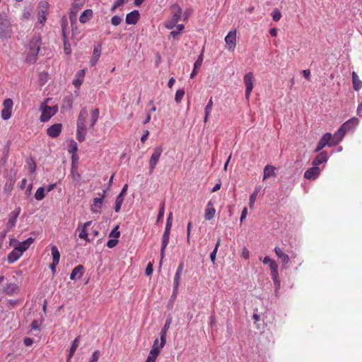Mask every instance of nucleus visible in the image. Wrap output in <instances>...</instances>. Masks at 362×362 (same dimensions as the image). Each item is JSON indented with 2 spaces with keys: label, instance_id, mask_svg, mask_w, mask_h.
I'll return each instance as SVG.
<instances>
[{
  "label": "nucleus",
  "instance_id": "nucleus-1",
  "mask_svg": "<svg viewBox=\"0 0 362 362\" xmlns=\"http://www.w3.org/2000/svg\"><path fill=\"white\" fill-rule=\"evenodd\" d=\"M41 45L42 39L39 35L34 36L30 40L26 49V62L34 64L36 62Z\"/></svg>",
  "mask_w": 362,
  "mask_h": 362
},
{
  "label": "nucleus",
  "instance_id": "nucleus-2",
  "mask_svg": "<svg viewBox=\"0 0 362 362\" xmlns=\"http://www.w3.org/2000/svg\"><path fill=\"white\" fill-rule=\"evenodd\" d=\"M88 117V110L86 107H83L81 110L78 119H77V130H76V138L79 142H82L85 140L86 135V120Z\"/></svg>",
  "mask_w": 362,
  "mask_h": 362
},
{
  "label": "nucleus",
  "instance_id": "nucleus-3",
  "mask_svg": "<svg viewBox=\"0 0 362 362\" xmlns=\"http://www.w3.org/2000/svg\"><path fill=\"white\" fill-rule=\"evenodd\" d=\"M171 11V16L165 22V27L171 30L175 26H176L177 23L181 18L182 10L181 7L177 4H174L170 8Z\"/></svg>",
  "mask_w": 362,
  "mask_h": 362
},
{
  "label": "nucleus",
  "instance_id": "nucleus-4",
  "mask_svg": "<svg viewBox=\"0 0 362 362\" xmlns=\"http://www.w3.org/2000/svg\"><path fill=\"white\" fill-rule=\"evenodd\" d=\"M12 26L7 15L0 13V38H11Z\"/></svg>",
  "mask_w": 362,
  "mask_h": 362
},
{
  "label": "nucleus",
  "instance_id": "nucleus-5",
  "mask_svg": "<svg viewBox=\"0 0 362 362\" xmlns=\"http://www.w3.org/2000/svg\"><path fill=\"white\" fill-rule=\"evenodd\" d=\"M49 100L47 99L45 103H42L40 106V110L42 112L40 120L42 122L49 121L58 112L57 105L49 106L47 105Z\"/></svg>",
  "mask_w": 362,
  "mask_h": 362
},
{
  "label": "nucleus",
  "instance_id": "nucleus-6",
  "mask_svg": "<svg viewBox=\"0 0 362 362\" xmlns=\"http://www.w3.org/2000/svg\"><path fill=\"white\" fill-rule=\"evenodd\" d=\"M340 139L338 138H334V135H332L330 133L325 134L320 141L317 144V148H315V152L320 151L325 146H333L338 144L340 142Z\"/></svg>",
  "mask_w": 362,
  "mask_h": 362
},
{
  "label": "nucleus",
  "instance_id": "nucleus-7",
  "mask_svg": "<svg viewBox=\"0 0 362 362\" xmlns=\"http://www.w3.org/2000/svg\"><path fill=\"white\" fill-rule=\"evenodd\" d=\"M358 122V119L355 117L347 120L339 127L337 132L334 133V138L338 136L340 141H341L346 132L357 126Z\"/></svg>",
  "mask_w": 362,
  "mask_h": 362
},
{
  "label": "nucleus",
  "instance_id": "nucleus-8",
  "mask_svg": "<svg viewBox=\"0 0 362 362\" xmlns=\"http://www.w3.org/2000/svg\"><path fill=\"white\" fill-rule=\"evenodd\" d=\"M163 152L162 146H157L153 148V153L149 160V171L152 173L160 159V157Z\"/></svg>",
  "mask_w": 362,
  "mask_h": 362
},
{
  "label": "nucleus",
  "instance_id": "nucleus-9",
  "mask_svg": "<svg viewBox=\"0 0 362 362\" xmlns=\"http://www.w3.org/2000/svg\"><path fill=\"white\" fill-rule=\"evenodd\" d=\"M244 83L245 86V98L248 100L253 89L254 75L252 72H247L244 76Z\"/></svg>",
  "mask_w": 362,
  "mask_h": 362
},
{
  "label": "nucleus",
  "instance_id": "nucleus-10",
  "mask_svg": "<svg viewBox=\"0 0 362 362\" xmlns=\"http://www.w3.org/2000/svg\"><path fill=\"white\" fill-rule=\"evenodd\" d=\"M13 106V102L11 98H7L3 102L1 116L4 120H7L11 117Z\"/></svg>",
  "mask_w": 362,
  "mask_h": 362
},
{
  "label": "nucleus",
  "instance_id": "nucleus-11",
  "mask_svg": "<svg viewBox=\"0 0 362 362\" xmlns=\"http://www.w3.org/2000/svg\"><path fill=\"white\" fill-rule=\"evenodd\" d=\"M21 208L20 206L16 207L8 214V220L6 223V230L8 231L12 230L15 227L17 221V218L21 214Z\"/></svg>",
  "mask_w": 362,
  "mask_h": 362
},
{
  "label": "nucleus",
  "instance_id": "nucleus-12",
  "mask_svg": "<svg viewBox=\"0 0 362 362\" xmlns=\"http://www.w3.org/2000/svg\"><path fill=\"white\" fill-rule=\"evenodd\" d=\"M228 50L233 51L236 47V30H230L225 37Z\"/></svg>",
  "mask_w": 362,
  "mask_h": 362
},
{
  "label": "nucleus",
  "instance_id": "nucleus-13",
  "mask_svg": "<svg viewBox=\"0 0 362 362\" xmlns=\"http://www.w3.org/2000/svg\"><path fill=\"white\" fill-rule=\"evenodd\" d=\"M105 196V191H103V193L101 197H96L93 199V204L90 206V211L93 214H100L103 204V199Z\"/></svg>",
  "mask_w": 362,
  "mask_h": 362
},
{
  "label": "nucleus",
  "instance_id": "nucleus-14",
  "mask_svg": "<svg viewBox=\"0 0 362 362\" xmlns=\"http://www.w3.org/2000/svg\"><path fill=\"white\" fill-rule=\"evenodd\" d=\"M183 268H184V263L181 262L179 264V266L177 269L176 273L175 274V276H174V280H173V286H174L173 293L174 294H176L177 292V290H178V288H179V286L180 284V279H181L182 271H183Z\"/></svg>",
  "mask_w": 362,
  "mask_h": 362
},
{
  "label": "nucleus",
  "instance_id": "nucleus-15",
  "mask_svg": "<svg viewBox=\"0 0 362 362\" xmlns=\"http://www.w3.org/2000/svg\"><path fill=\"white\" fill-rule=\"evenodd\" d=\"M320 172L321 170L319 167L313 165L312 168L305 170L304 173V177L310 180H315L320 175Z\"/></svg>",
  "mask_w": 362,
  "mask_h": 362
},
{
  "label": "nucleus",
  "instance_id": "nucleus-16",
  "mask_svg": "<svg viewBox=\"0 0 362 362\" xmlns=\"http://www.w3.org/2000/svg\"><path fill=\"white\" fill-rule=\"evenodd\" d=\"M48 4L46 1H41L40 3V10L38 11V22L40 24H44L46 21L47 8Z\"/></svg>",
  "mask_w": 362,
  "mask_h": 362
},
{
  "label": "nucleus",
  "instance_id": "nucleus-17",
  "mask_svg": "<svg viewBox=\"0 0 362 362\" xmlns=\"http://www.w3.org/2000/svg\"><path fill=\"white\" fill-rule=\"evenodd\" d=\"M15 242L18 243V245L15 246L14 248L17 249L18 251L23 255V253L28 249L30 245L34 242L33 238H29L23 242L18 243L16 240Z\"/></svg>",
  "mask_w": 362,
  "mask_h": 362
},
{
  "label": "nucleus",
  "instance_id": "nucleus-18",
  "mask_svg": "<svg viewBox=\"0 0 362 362\" xmlns=\"http://www.w3.org/2000/svg\"><path fill=\"white\" fill-rule=\"evenodd\" d=\"M62 124L60 123L54 124L47 129V134L52 138L57 137L62 132Z\"/></svg>",
  "mask_w": 362,
  "mask_h": 362
},
{
  "label": "nucleus",
  "instance_id": "nucleus-19",
  "mask_svg": "<svg viewBox=\"0 0 362 362\" xmlns=\"http://www.w3.org/2000/svg\"><path fill=\"white\" fill-rule=\"evenodd\" d=\"M172 319L168 318L166 320L164 327L160 331V346L163 347L166 343V334L168 330L170 325L171 324Z\"/></svg>",
  "mask_w": 362,
  "mask_h": 362
},
{
  "label": "nucleus",
  "instance_id": "nucleus-20",
  "mask_svg": "<svg viewBox=\"0 0 362 362\" xmlns=\"http://www.w3.org/2000/svg\"><path fill=\"white\" fill-rule=\"evenodd\" d=\"M139 18V13L138 11L134 10L129 13L127 16L125 21L129 25H135Z\"/></svg>",
  "mask_w": 362,
  "mask_h": 362
},
{
  "label": "nucleus",
  "instance_id": "nucleus-21",
  "mask_svg": "<svg viewBox=\"0 0 362 362\" xmlns=\"http://www.w3.org/2000/svg\"><path fill=\"white\" fill-rule=\"evenodd\" d=\"M327 153L326 151H322L313 160L312 165L318 167L319 165L326 163L327 161Z\"/></svg>",
  "mask_w": 362,
  "mask_h": 362
},
{
  "label": "nucleus",
  "instance_id": "nucleus-22",
  "mask_svg": "<svg viewBox=\"0 0 362 362\" xmlns=\"http://www.w3.org/2000/svg\"><path fill=\"white\" fill-rule=\"evenodd\" d=\"M85 77V70L81 69L77 71L75 76V79L73 81V84L76 88H79L83 82Z\"/></svg>",
  "mask_w": 362,
  "mask_h": 362
},
{
  "label": "nucleus",
  "instance_id": "nucleus-23",
  "mask_svg": "<svg viewBox=\"0 0 362 362\" xmlns=\"http://www.w3.org/2000/svg\"><path fill=\"white\" fill-rule=\"evenodd\" d=\"M203 53H202L197 58V59L196 60V62H194V69H193V71L190 75V78H194L197 74H198V71L199 69H200L202 64V62H203Z\"/></svg>",
  "mask_w": 362,
  "mask_h": 362
},
{
  "label": "nucleus",
  "instance_id": "nucleus-24",
  "mask_svg": "<svg viewBox=\"0 0 362 362\" xmlns=\"http://www.w3.org/2000/svg\"><path fill=\"white\" fill-rule=\"evenodd\" d=\"M18 290V286L14 283L7 284L3 287V291L7 295H13L16 293Z\"/></svg>",
  "mask_w": 362,
  "mask_h": 362
},
{
  "label": "nucleus",
  "instance_id": "nucleus-25",
  "mask_svg": "<svg viewBox=\"0 0 362 362\" xmlns=\"http://www.w3.org/2000/svg\"><path fill=\"white\" fill-rule=\"evenodd\" d=\"M84 272V267L82 265L76 266L73 270L70 275V279L74 280L76 278L81 279Z\"/></svg>",
  "mask_w": 362,
  "mask_h": 362
},
{
  "label": "nucleus",
  "instance_id": "nucleus-26",
  "mask_svg": "<svg viewBox=\"0 0 362 362\" xmlns=\"http://www.w3.org/2000/svg\"><path fill=\"white\" fill-rule=\"evenodd\" d=\"M215 213H216V210L213 207V204L211 202H209L207 204V206L205 209L204 216H205L206 220H208V221L211 220L214 217Z\"/></svg>",
  "mask_w": 362,
  "mask_h": 362
},
{
  "label": "nucleus",
  "instance_id": "nucleus-27",
  "mask_svg": "<svg viewBox=\"0 0 362 362\" xmlns=\"http://www.w3.org/2000/svg\"><path fill=\"white\" fill-rule=\"evenodd\" d=\"M274 252L276 256L284 262V264H287L289 262L290 259L288 255L284 252L280 247H275Z\"/></svg>",
  "mask_w": 362,
  "mask_h": 362
},
{
  "label": "nucleus",
  "instance_id": "nucleus-28",
  "mask_svg": "<svg viewBox=\"0 0 362 362\" xmlns=\"http://www.w3.org/2000/svg\"><path fill=\"white\" fill-rule=\"evenodd\" d=\"M352 82L355 90H359L362 88V81L355 71L352 72Z\"/></svg>",
  "mask_w": 362,
  "mask_h": 362
},
{
  "label": "nucleus",
  "instance_id": "nucleus-29",
  "mask_svg": "<svg viewBox=\"0 0 362 362\" xmlns=\"http://www.w3.org/2000/svg\"><path fill=\"white\" fill-rule=\"evenodd\" d=\"M93 17V11L91 9L85 10L79 17V21L81 23H85L90 20Z\"/></svg>",
  "mask_w": 362,
  "mask_h": 362
},
{
  "label": "nucleus",
  "instance_id": "nucleus-30",
  "mask_svg": "<svg viewBox=\"0 0 362 362\" xmlns=\"http://www.w3.org/2000/svg\"><path fill=\"white\" fill-rule=\"evenodd\" d=\"M22 254L20 253L17 249L14 248L8 255V262L9 263H13L17 261L21 257Z\"/></svg>",
  "mask_w": 362,
  "mask_h": 362
},
{
  "label": "nucleus",
  "instance_id": "nucleus-31",
  "mask_svg": "<svg viewBox=\"0 0 362 362\" xmlns=\"http://www.w3.org/2000/svg\"><path fill=\"white\" fill-rule=\"evenodd\" d=\"M275 168L272 165H267L264 168L263 180H266L271 176H275Z\"/></svg>",
  "mask_w": 362,
  "mask_h": 362
},
{
  "label": "nucleus",
  "instance_id": "nucleus-32",
  "mask_svg": "<svg viewBox=\"0 0 362 362\" xmlns=\"http://www.w3.org/2000/svg\"><path fill=\"white\" fill-rule=\"evenodd\" d=\"M91 223H92L91 221H87V222H86V223L83 224V227L81 228V231H80V233H79V234H78V237H79L81 239H83V240H86V241H88V240H88V232H87V230H86V228H87L88 226H89L91 224Z\"/></svg>",
  "mask_w": 362,
  "mask_h": 362
},
{
  "label": "nucleus",
  "instance_id": "nucleus-33",
  "mask_svg": "<svg viewBox=\"0 0 362 362\" xmlns=\"http://www.w3.org/2000/svg\"><path fill=\"white\" fill-rule=\"evenodd\" d=\"M213 100H212V98H211L207 103V105H206L205 107V109H204V122H207L208 121V119H209V115L212 110V107H213Z\"/></svg>",
  "mask_w": 362,
  "mask_h": 362
},
{
  "label": "nucleus",
  "instance_id": "nucleus-34",
  "mask_svg": "<svg viewBox=\"0 0 362 362\" xmlns=\"http://www.w3.org/2000/svg\"><path fill=\"white\" fill-rule=\"evenodd\" d=\"M158 339H156L153 341L152 349L150 351V353H149L150 355L157 357L158 355L160 354V349L163 347L160 346V344L159 346H158Z\"/></svg>",
  "mask_w": 362,
  "mask_h": 362
},
{
  "label": "nucleus",
  "instance_id": "nucleus-35",
  "mask_svg": "<svg viewBox=\"0 0 362 362\" xmlns=\"http://www.w3.org/2000/svg\"><path fill=\"white\" fill-rule=\"evenodd\" d=\"M78 342H79V337H76L71 346V348H70V350H69V356H68V358H67V362L70 361V359L73 357L78 346Z\"/></svg>",
  "mask_w": 362,
  "mask_h": 362
},
{
  "label": "nucleus",
  "instance_id": "nucleus-36",
  "mask_svg": "<svg viewBox=\"0 0 362 362\" xmlns=\"http://www.w3.org/2000/svg\"><path fill=\"white\" fill-rule=\"evenodd\" d=\"M51 252L52 255V262H54V264H59L60 259V253L57 246L53 245L52 247Z\"/></svg>",
  "mask_w": 362,
  "mask_h": 362
},
{
  "label": "nucleus",
  "instance_id": "nucleus-37",
  "mask_svg": "<svg viewBox=\"0 0 362 362\" xmlns=\"http://www.w3.org/2000/svg\"><path fill=\"white\" fill-rule=\"evenodd\" d=\"M99 109L98 108H95L94 110H93L90 112V115H91V118H90V127H93L95 126V124H96L98 119V117H99Z\"/></svg>",
  "mask_w": 362,
  "mask_h": 362
},
{
  "label": "nucleus",
  "instance_id": "nucleus-38",
  "mask_svg": "<svg viewBox=\"0 0 362 362\" xmlns=\"http://www.w3.org/2000/svg\"><path fill=\"white\" fill-rule=\"evenodd\" d=\"M100 56V50L98 48L95 47L93 49V56L90 59L91 66H94L97 63Z\"/></svg>",
  "mask_w": 362,
  "mask_h": 362
},
{
  "label": "nucleus",
  "instance_id": "nucleus-39",
  "mask_svg": "<svg viewBox=\"0 0 362 362\" xmlns=\"http://www.w3.org/2000/svg\"><path fill=\"white\" fill-rule=\"evenodd\" d=\"M124 199V197H122V195H117L115 203V210L116 212H119L120 211Z\"/></svg>",
  "mask_w": 362,
  "mask_h": 362
},
{
  "label": "nucleus",
  "instance_id": "nucleus-40",
  "mask_svg": "<svg viewBox=\"0 0 362 362\" xmlns=\"http://www.w3.org/2000/svg\"><path fill=\"white\" fill-rule=\"evenodd\" d=\"M78 151V146L76 141H71L69 146V152L72 154V158H74L76 153Z\"/></svg>",
  "mask_w": 362,
  "mask_h": 362
},
{
  "label": "nucleus",
  "instance_id": "nucleus-41",
  "mask_svg": "<svg viewBox=\"0 0 362 362\" xmlns=\"http://www.w3.org/2000/svg\"><path fill=\"white\" fill-rule=\"evenodd\" d=\"M62 33H63V35H64V52L66 54H70L71 52V46H70V44L66 42V40H65L66 38V35H65V30H64V28L63 27L62 28Z\"/></svg>",
  "mask_w": 362,
  "mask_h": 362
},
{
  "label": "nucleus",
  "instance_id": "nucleus-42",
  "mask_svg": "<svg viewBox=\"0 0 362 362\" xmlns=\"http://www.w3.org/2000/svg\"><path fill=\"white\" fill-rule=\"evenodd\" d=\"M45 197V189L42 187H39L35 194V198L37 200H42L44 199Z\"/></svg>",
  "mask_w": 362,
  "mask_h": 362
},
{
  "label": "nucleus",
  "instance_id": "nucleus-43",
  "mask_svg": "<svg viewBox=\"0 0 362 362\" xmlns=\"http://www.w3.org/2000/svg\"><path fill=\"white\" fill-rule=\"evenodd\" d=\"M185 90L180 89L176 91L175 100L177 103H180L185 95Z\"/></svg>",
  "mask_w": 362,
  "mask_h": 362
},
{
  "label": "nucleus",
  "instance_id": "nucleus-44",
  "mask_svg": "<svg viewBox=\"0 0 362 362\" xmlns=\"http://www.w3.org/2000/svg\"><path fill=\"white\" fill-rule=\"evenodd\" d=\"M176 28V30H173L170 32V35L173 38H175L184 30L185 26L183 24H179L177 25Z\"/></svg>",
  "mask_w": 362,
  "mask_h": 362
},
{
  "label": "nucleus",
  "instance_id": "nucleus-45",
  "mask_svg": "<svg viewBox=\"0 0 362 362\" xmlns=\"http://www.w3.org/2000/svg\"><path fill=\"white\" fill-rule=\"evenodd\" d=\"M169 238H170V233H165L163 235L162 237V245L163 250H165L168 243H169Z\"/></svg>",
  "mask_w": 362,
  "mask_h": 362
},
{
  "label": "nucleus",
  "instance_id": "nucleus-46",
  "mask_svg": "<svg viewBox=\"0 0 362 362\" xmlns=\"http://www.w3.org/2000/svg\"><path fill=\"white\" fill-rule=\"evenodd\" d=\"M269 267L270 270H271V274H274V273L279 272H278V264H276V262L274 260H273L269 264Z\"/></svg>",
  "mask_w": 362,
  "mask_h": 362
},
{
  "label": "nucleus",
  "instance_id": "nucleus-47",
  "mask_svg": "<svg viewBox=\"0 0 362 362\" xmlns=\"http://www.w3.org/2000/svg\"><path fill=\"white\" fill-rule=\"evenodd\" d=\"M119 226H116L114 229L111 231L110 234V237H112L113 238H118L120 235V232L118 230Z\"/></svg>",
  "mask_w": 362,
  "mask_h": 362
},
{
  "label": "nucleus",
  "instance_id": "nucleus-48",
  "mask_svg": "<svg viewBox=\"0 0 362 362\" xmlns=\"http://www.w3.org/2000/svg\"><path fill=\"white\" fill-rule=\"evenodd\" d=\"M192 221H189L187 223V243L189 245L190 244V237H191V228H192Z\"/></svg>",
  "mask_w": 362,
  "mask_h": 362
},
{
  "label": "nucleus",
  "instance_id": "nucleus-49",
  "mask_svg": "<svg viewBox=\"0 0 362 362\" xmlns=\"http://www.w3.org/2000/svg\"><path fill=\"white\" fill-rule=\"evenodd\" d=\"M122 22V18L118 16H114L111 18V23L115 25H119Z\"/></svg>",
  "mask_w": 362,
  "mask_h": 362
},
{
  "label": "nucleus",
  "instance_id": "nucleus-50",
  "mask_svg": "<svg viewBox=\"0 0 362 362\" xmlns=\"http://www.w3.org/2000/svg\"><path fill=\"white\" fill-rule=\"evenodd\" d=\"M272 18L274 21H279L281 18V13L279 11L276 10L272 12Z\"/></svg>",
  "mask_w": 362,
  "mask_h": 362
},
{
  "label": "nucleus",
  "instance_id": "nucleus-51",
  "mask_svg": "<svg viewBox=\"0 0 362 362\" xmlns=\"http://www.w3.org/2000/svg\"><path fill=\"white\" fill-rule=\"evenodd\" d=\"M124 4V0H115L113 6L111 8L112 11H114L117 8L122 6Z\"/></svg>",
  "mask_w": 362,
  "mask_h": 362
},
{
  "label": "nucleus",
  "instance_id": "nucleus-52",
  "mask_svg": "<svg viewBox=\"0 0 362 362\" xmlns=\"http://www.w3.org/2000/svg\"><path fill=\"white\" fill-rule=\"evenodd\" d=\"M118 243V240L117 238H113V239H110L107 241V246L109 247V248H112L114 247L115 246H116V245Z\"/></svg>",
  "mask_w": 362,
  "mask_h": 362
},
{
  "label": "nucleus",
  "instance_id": "nucleus-53",
  "mask_svg": "<svg viewBox=\"0 0 362 362\" xmlns=\"http://www.w3.org/2000/svg\"><path fill=\"white\" fill-rule=\"evenodd\" d=\"M164 211H165V202H163L160 206L158 215V221H160L163 216H164Z\"/></svg>",
  "mask_w": 362,
  "mask_h": 362
},
{
  "label": "nucleus",
  "instance_id": "nucleus-54",
  "mask_svg": "<svg viewBox=\"0 0 362 362\" xmlns=\"http://www.w3.org/2000/svg\"><path fill=\"white\" fill-rule=\"evenodd\" d=\"M100 356V352L98 350H95L92 354V360L89 362H98Z\"/></svg>",
  "mask_w": 362,
  "mask_h": 362
},
{
  "label": "nucleus",
  "instance_id": "nucleus-55",
  "mask_svg": "<svg viewBox=\"0 0 362 362\" xmlns=\"http://www.w3.org/2000/svg\"><path fill=\"white\" fill-rule=\"evenodd\" d=\"M146 274L147 276H150L153 272V265L151 262H149L146 268Z\"/></svg>",
  "mask_w": 362,
  "mask_h": 362
},
{
  "label": "nucleus",
  "instance_id": "nucleus-56",
  "mask_svg": "<svg viewBox=\"0 0 362 362\" xmlns=\"http://www.w3.org/2000/svg\"><path fill=\"white\" fill-rule=\"evenodd\" d=\"M64 102L67 104L69 108L72 107L73 98L71 96H68L64 98Z\"/></svg>",
  "mask_w": 362,
  "mask_h": 362
},
{
  "label": "nucleus",
  "instance_id": "nucleus-57",
  "mask_svg": "<svg viewBox=\"0 0 362 362\" xmlns=\"http://www.w3.org/2000/svg\"><path fill=\"white\" fill-rule=\"evenodd\" d=\"M242 257L245 259H247L250 257V251L246 247L243 249Z\"/></svg>",
  "mask_w": 362,
  "mask_h": 362
},
{
  "label": "nucleus",
  "instance_id": "nucleus-58",
  "mask_svg": "<svg viewBox=\"0 0 362 362\" xmlns=\"http://www.w3.org/2000/svg\"><path fill=\"white\" fill-rule=\"evenodd\" d=\"M257 197V196H255V194H251L250 195V204L249 205H250V207L251 209H252L253 206H254V204H255V202L256 201Z\"/></svg>",
  "mask_w": 362,
  "mask_h": 362
},
{
  "label": "nucleus",
  "instance_id": "nucleus-59",
  "mask_svg": "<svg viewBox=\"0 0 362 362\" xmlns=\"http://www.w3.org/2000/svg\"><path fill=\"white\" fill-rule=\"evenodd\" d=\"M247 215V209L246 207H245L243 211H242V213H241V216H240V222L242 223L244 219H245L246 216Z\"/></svg>",
  "mask_w": 362,
  "mask_h": 362
},
{
  "label": "nucleus",
  "instance_id": "nucleus-60",
  "mask_svg": "<svg viewBox=\"0 0 362 362\" xmlns=\"http://www.w3.org/2000/svg\"><path fill=\"white\" fill-rule=\"evenodd\" d=\"M23 343L26 346H31L33 343V339L30 337H25L23 340Z\"/></svg>",
  "mask_w": 362,
  "mask_h": 362
},
{
  "label": "nucleus",
  "instance_id": "nucleus-61",
  "mask_svg": "<svg viewBox=\"0 0 362 362\" xmlns=\"http://www.w3.org/2000/svg\"><path fill=\"white\" fill-rule=\"evenodd\" d=\"M171 226H172V221L167 220L166 225H165V231L164 232L165 233H170V232Z\"/></svg>",
  "mask_w": 362,
  "mask_h": 362
},
{
  "label": "nucleus",
  "instance_id": "nucleus-62",
  "mask_svg": "<svg viewBox=\"0 0 362 362\" xmlns=\"http://www.w3.org/2000/svg\"><path fill=\"white\" fill-rule=\"evenodd\" d=\"M217 251L218 250L216 249H214L210 255V258L213 263H214L216 261Z\"/></svg>",
  "mask_w": 362,
  "mask_h": 362
},
{
  "label": "nucleus",
  "instance_id": "nucleus-63",
  "mask_svg": "<svg viewBox=\"0 0 362 362\" xmlns=\"http://www.w3.org/2000/svg\"><path fill=\"white\" fill-rule=\"evenodd\" d=\"M156 356L148 355L145 362H156Z\"/></svg>",
  "mask_w": 362,
  "mask_h": 362
},
{
  "label": "nucleus",
  "instance_id": "nucleus-64",
  "mask_svg": "<svg viewBox=\"0 0 362 362\" xmlns=\"http://www.w3.org/2000/svg\"><path fill=\"white\" fill-rule=\"evenodd\" d=\"M356 112L358 115L362 116V102L358 105Z\"/></svg>",
  "mask_w": 362,
  "mask_h": 362
}]
</instances>
